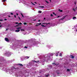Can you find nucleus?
Listing matches in <instances>:
<instances>
[{
    "label": "nucleus",
    "instance_id": "obj_1",
    "mask_svg": "<svg viewBox=\"0 0 77 77\" xmlns=\"http://www.w3.org/2000/svg\"><path fill=\"white\" fill-rule=\"evenodd\" d=\"M5 41H6L7 42H9V39H8V38H5Z\"/></svg>",
    "mask_w": 77,
    "mask_h": 77
},
{
    "label": "nucleus",
    "instance_id": "obj_2",
    "mask_svg": "<svg viewBox=\"0 0 77 77\" xmlns=\"http://www.w3.org/2000/svg\"><path fill=\"white\" fill-rule=\"evenodd\" d=\"M41 24V23H37L36 24V25H35L36 27H38V26H40Z\"/></svg>",
    "mask_w": 77,
    "mask_h": 77
},
{
    "label": "nucleus",
    "instance_id": "obj_3",
    "mask_svg": "<svg viewBox=\"0 0 77 77\" xmlns=\"http://www.w3.org/2000/svg\"><path fill=\"white\" fill-rule=\"evenodd\" d=\"M59 70H57L56 71V72L57 73V74H60V73H59Z\"/></svg>",
    "mask_w": 77,
    "mask_h": 77
},
{
    "label": "nucleus",
    "instance_id": "obj_4",
    "mask_svg": "<svg viewBox=\"0 0 77 77\" xmlns=\"http://www.w3.org/2000/svg\"><path fill=\"white\" fill-rule=\"evenodd\" d=\"M70 57L72 59H74V56L72 55H70Z\"/></svg>",
    "mask_w": 77,
    "mask_h": 77
},
{
    "label": "nucleus",
    "instance_id": "obj_5",
    "mask_svg": "<svg viewBox=\"0 0 77 77\" xmlns=\"http://www.w3.org/2000/svg\"><path fill=\"white\" fill-rule=\"evenodd\" d=\"M20 31V30H15L16 32H19Z\"/></svg>",
    "mask_w": 77,
    "mask_h": 77
},
{
    "label": "nucleus",
    "instance_id": "obj_6",
    "mask_svg": "<svg viewBox=\"0 0 77 77\" xmlns=\"http://www.w3.org/2000/svg\"><path fill=\"white\" fill-rule=\"evenodd\" d=\"M18 65H20L21 66H23V64H18Z\"/></svg>",
    "mask_w": 77,
    "mask_h": 77
},
{
    "label": "nucleus",
    "instance_id": "obj_7",
    "mask_svg": "<svg viewBox=\"0 0 77 77\" xmlns=\"http://www.w3.org/2000/svg\"><path fill=\"white\" fill-rule=\"evenodd\" d=\"M66 15L62 19H62H65V18H66Z\"/></svg>",
    "mask_w": 77,
    "mask_h": 77
},
{
    "label": "nucleus",
    "instance_id": "obj_8",
    "mask_svg": "<svg viewBox=\"0 0 77 77\" xmlns=\"http://www.w3.org/2000/svg\"><path fill=\"white\" fill-rule=\"evenodd\" d=\"M58 11H60V12H63V11L62 10H60V9H58Z\"/></svg>",
    "mask_w": 77,
    "mask_h": 77
},
{
    "label": "nucleus",
    "instance_id": "obj_9",
    "mask_svg": "<svg viewBox=\"0 0 77 77\" xmlns=\"http://www.w3.org/2000/svg\"><path fill=\"white\" fill-rule=\"evenodd\" d=\"M41 26H42V27H45V25L43 24L41 25Z\"/></svg>",
    "mask_w": 77,
    "mask_h": 77
},
{
    "label": "nucleus",
    "instance_id": "obj_10",
    "mask_svg": "<svg viewBox=\"0 0 77 77\" xmlns=\"http://www.w3.org/2000/svg\"><path fill=\"white\" fill-rule=\"evenodd\" d=\"M29 57H28V56H26L25 57V58L26 59H29Z\"/></svg>",
    "mask_w": 77,
    "mask_h": 77
},
{
    "label": "nucleus",
    "instance_id": "obj_11",
    "mask_svg": "<svg viewBox=\"0 0 77 77\" xmlns=\"http://www.w3.org/2000/svg\"><path fill=\"white\" fill-rule=\"evenodd\" d=\"M59 53V52L58 51L57 52V53H56V54H57V55H56V56H58Z\"/></svg>",
    "mask_w": 77,
    "mask_h": 77
},
{
    "label": "nucleus",
    "instance_id": "obj_12",
    "mask_svg": "<svg viewBox=\"0 0 77 77\" xmlns=\"http://www.w3.org/2000/svg\"><path fill=\"white\" fill-rule=\"evenodd\" d=\"M38 8H44V6H41L39 7Z\"/></svg>",
    "mask_w": 77,
    "mask_h": 77
},
{
    "label": "nucleus",
    "instance_id": "obj_13",
    "mask_svg": "<svg viewBox=\"0 0 77 77\" xmlns=\"http://www.w3.org/2000/svg\"><path fill=\"white\" fill-rule=\"evenodd\" d=\"M33 62H36V63H38L39 62V60H38V61H36L35 60L33 61Z\"/></svg>",
    "mask_w": 77,
    "mask_h": 77
},
{
    "label": "nucleus",
    "instance_id": "obj_14",
    "mask_svg": "<svg viewBox=\"0 0 77 77\" xmlns=\"http://www.w3.org/2000/svg\"><path fill=\"white\" fill-rule=\"evenodd\" d=\"M3 2H6V0H2Z\"/></svg>",
    "mask_w": 77,
    "mask_h": 77
},
{
    "label": "nucleus",
    "instance_id": "obj_15",
    "mask_svg": "<svg viewBox=\"0 0 77 77\" xmlns=\"http://www.w3.org/2000/svg\"><path fill=\"white\" fill-rule=\"evenodd\" d=\"M52 64H54V65H57L56 63H52Z\"/></svg>",
    "mask_w": 77,
    "mask_h": 77
},
{
    "label": "nucleus",
    "instance_id": "obj_16",
    "mask_svg": "<svg viewBox=\"0 0 77 77\" xmlns=\"http://www.w3.org/2000/svg\"><path fill=\"white\" fill-rule=\"evenodd\" d=\"M53 14L54 15H55L56 16V14H55V13H54V12H53Z\"/></svg>",
    "mask_w": 77,
    "mask_h": 77
},
{
    "label": "nucleus",
    "instance_id": "obj_17",
    "mask_svg": "<svg viewBox=\"0 0 77 77\" xmlns=\"http://www.w3.org/2000/svg\"><path fill=\"white\" fill-rule=\"evenodd\" d=\"M23 24L24 25H26V24H27V23H23Z\"/></svg>",
    "mask_w": 77,
    "mask_h": 77
},
{
    "label": "nucleus",
    "instance_id": "obj_18",
    "mask_svg": "<svg viewBox=\"0 0 77 77\" xmlns=\"http://www.w3.org/2000/svg\"><path fill=\"white\" fill-rule=\"evenodd\" d=\"M21 27H19L18 28H17V29H21Z\"/></svg>",
    "mask_w": 77,
    "mask_h": 77
},
{
    "label": "nucleus",
    "instance_id": "obj_19",
    "mask_svg": "<svg viewBox=\"0 0 77 77\" xmlns=\"http://www.w3.org/2000/svg\"><path fill=\"white\" fill-rule=\"evenodd\" d=\"M59 56H61V57H62V54L60 53V54H59Z\"/></svg>",
    "mask_w": 77,
    "mask_h": 77
},
{
    "label": "nucleus",
    "instance_id": "obj_20",
    "mask_svg": "<svg viewBox=\"0 0 77 77\" xmlns=\"http://www.w3.org/2000/svg\"><path fill=\"white\" fill-rule=\"evenodd\" d=\"M67 71H69H69H70V70H69V69H67Z\"/></svg>",
    "mask_w": 77,
    "mask_h": 77
},
{
    "label": "nucleus",
    "instance_id": "obj_21",
    "mask_svg": "<svg viewBox=\"0 0 77 77\" xmlns=\"http://www.w3.org/2000/svg\"><path fill=\"white\" fill-rule=\"evenodd\" d=\"M20 30L21 31H24L25 30L24 29H20Z\"/></svg>",
    "mask_w": 77,
    "mask_h": 77
},
{
    "label": "nucleus",
    "instance_id": "obj_22",
    "mask_svg": "<svg viewBox=\"0 0 77 77\" xmlns=\"http://www.w3.org/2000/svg\"><path fill=\"white\" fill-rule=\"evenodd\" d=\"M75 18H76V17H73V19H75Z\"/></svg>",
    "mask_w": 77,
    "mask_h": 77
},
{
    "label": "nucleus",
    "instance_id": "obj_23",
    "mask_svg": "<svg viewBox=\"0 0 77 77\" xmlns=\"http://www.w3.org/2000/svg\"><path fill=\"white\" fill-rule=\"evenodd\" d=\"M38 12L39 13H42V11H39Z\"/></svg>",
    "mask_w": 77,
    "mask_h": 77
},
{
    "label": "nucleus",
    "instance_id": "obj_24",
    "mask_svg": "<svg viewBox=\"0 0 77 77\" xmlns=\"http://www.w3.org/2000/svg\"><path fill=\"white\" fill-rule=\"evenodd\" d=\"M31 3H32L33 5H35V4H33L32 2H31Z\"/></svg>",
    "mask_w": 77,
    "mask_h": 77
},
{
    "label": "nucleus",
    "instance_id": "obj_25",
    "mask_svg": "<svg viewBox=\"0 0 77 77\" xmlns=\"http://www.w3.org/2000/svg\"><path fill=\"white\" fill-rule=\"evenodd\" d=\"M18 18H19L20 20H21V18H20V17H18Z\"/></svg>",
    "mask_w": 77,
    "mask_h": 77
},
{
    "label": "nucleus",
    "instance_id": "obj_26",
    "mask_svg": "<svg viewBox=\"0 0 77 77\" xmlns=\"http://www.w3.org/2000/svg\"><path fill=\"white\" fill-rule=\"evenodd\" d=\"M46 77H48V76H49V74H48L47 75H46Z\"/></svg>",
    "mask_w": 77,
    "mask_h": 77
},
{
    "label": "nucleus",
    "instance_id": "obj_27",
    "mask_svg": "<svg viewBox=\"0 0 77 77\" xmlns=\"http://www.w3.org/2000/svg\"><path fill=\"white\" fill-rule=\"evenodd\" d=\"M51 17H53V14H51Z\"/></svg>",
    "mask_w": 77,
    "mask_h": 77
},
{
    "label": "nucleus",
    "instance_id": "obj_28",
    "mask_svg": "<svg viewBox=\"0 0 77 77\" xmlns=\"http://www.w3.org/2000/svg\"><path fill=\"white\" fill-rule=\"evenodd\" d=\"M21 15L22 17H24V16H23V14H21Z\"/></svg>",
    "mask_w": 77,
    "mask_h": 77
},
{
    "label": "nucleus",
    "instance_id": "obj_29",
    "mask_svg": "<svg viewBox=\"0 0 77 77\" xmlns=\"http://www.w3.org/2000/svg\"><path fill=\"white\" fill-rule=\"evenodd\" d=\"M46 24H47V25L50 24V23H46Z\"/></svg>",
    "mask_w": 77,
    "mask_h": 77
},
{
    "label": "nucleus",
    "instance_id": "obj_30",
    "mask_svg": "<svg viewBox=\"0 0 77 77\" xmlns=\"http://www.w3.org/2000/svg\"><path fill=\"white\" fill-rule=\"evenodd\" d=\"M45 2L47 3L48 4V1H46Z\"/></svg>",
    "mask_w": 77,
    "mask_h": 77
},
{
    "label": "nucleus",
    "instance_id": "obj_31",
    "mask_svg": "<svg viewBox=\"0 0 77 77\" xmlns=\"http://www.w3.org/2000/svg\"><path fill=\"white\" fill-rule=\"evenodd\" d=\"M24 48H27V47H26V46H25L24 47Z\"/></svg>",
    "mask_w": 77,
    "mask_h": 77
},
{
    "label": "nucleus",
    "instance_id": "obj_32",
    "mask_svg": "<svg viewBox=\"0 0 77 77\" xmlns=\"http://www.w3.org/2000/svg\"><path fill=\"white\" fill-rule=\"evenodd\" d=\"M16 27H19V26H18V25H17L16 26Z\"/></svg>",
    "mask_w": 77,
    "mask_h": 77
},
{
    "label": "nucleus",
    "instance_id": "obj_33",
    "mask_svg": "<svg viewBox=\"0 0 77 77\" xmlns=\"http://www.w3.org/2000/svg\"><path fill=\"white\" fill-rule=\"evenodd\" d=\"M73 11H75V10L74 9V8H73Z\"/></svg>",
    "mask_w": 77,
    "mask_h": 77
},
{
    "label": "nucleus",
    "instance_id": "obj_34",
    "mask_svg": "<svg viewBox=\"0 0 77 77\" xmlns=\"http://www.w3.org/2000/svg\"><path fill=\"white\" fill-rule=\"evenodd\" d=\"M19 24L20 25V24H22V23H19Z\"/></svg>",
    "mask_w": 77,
    "mask_h": 77
},
{
    "label": "nucleus",
    "instance_id": "obj_35",
    "mask_svg": "<svg viewBox=\"0 0 77 77\" xmlns=\"http://www.w3.org/2000/svg\"><path fill=\"white\" fill-rule=\"evenodd\" d=\"M15 24H18V23L16 22V23H15Z\"/></svg>",
    "mask_w": 77,
    "mask_h": 77
},
{
    "label": "nucleus",
    "instance_id": "obj_36",
    "mask_svg": "<svg viewBox=\"0 0 77 77\" xmlns=\"http://www.w3.org/2000/svg\"><path fill=\"white\" fill-rule=\"evenodd\" d=\"M18 26H20V24L19 23H18Z\"/></svg>",
    "mask_w": 77,
    "mask_h": 77
},
{
    "label": "nucleus",
    "instance_id": "obj_37",
    "mask_svg": "<svg viewBox=\"0 0 77 77\" xmlns=\"http://www.w3.org/2000/svg\"><path fill=\"white\" fill-rule=\"evenodd\" d=\"M17 15H18V14L17 13H16Z\"/></svg>",
    "mask_w": 77,
    "mask_h": 77
},
{
    "label": "nucleus",
    "instance_id": "obj_38",
    "mask_svg": "<svg viewBox=\"0 0 77 77\" xmlns=\"http://www.w3.org/2000/svg\"><path fill=\"white\" fill-rule=\"evenodd\" d=\"M11 15H13V14L12 13H11Z\"/></svg>",
    "mask_w": 77,
    "mask_h": 77
},
{
    "label": "nucleus",
    "instance_id": "obj_39",
    "mask_svg": "<svg viewBox=\"0 0 77 77\" xmlns=\"http://www.w3.org/2000/svg\"><path fill=\"white\" fill-rule=\"evenodd\" d=\"M14 17L15 18H16V16L15 15H14Z\"/></svg>",
    "mask_w": 77,
    "mask_h": 77
},
{
    "label": "nucleus",
    "instance_id": "obj_40",
    "mask_svg": "<svg viewBox=\"0 0 77 77\" xmlns=\"http://www.w3.org/2000/svg\"><path fill=\"white\" fill-rule=\"evenodd\" d=\"M59 17H60V16H59L57 17V18H59Z\"/></svg>",
    "mask_w": 77,
    "mask_h": 77
},
{
    "label": "nucleus",
    "instance_id": "obj_41",
    "mask_svg": "<svg viewBox=\"0 0 77 77\" xmlns=\"http://www.w3.org/2000/svg\"><path fill=\"white\" fill-rule=\"evenodd\" d=\"M75 5H76V2H75Z\"/></svg>",
    "mask_w": 77,
    "mask_h": 77
},
{
    "label": "nucleus",
    "instance_id": "obj_42",
    "mask_svg": "<svg viewBox=\"0 0 77 77\" xmlns=\"http://www.w3.org/2000/svg\"><path fill=\"white\" fill-rule=\"evenodd\" d=\"M62 59H60V60H62Z\"/></svg>",
    "mask_w": 77,
    "mask_h": 77
},
{
    "label": "nucleus",
    "instance_id": "obj_43",
    "mask_svg": "<svg viewBox=\"0 0 77 77\" xmlns=\"http://www.w3.org/2000/svg\"><path fill=\"white\" fill-rule=\"evenodd\" d=\"M34 3H35V4H37V3L36 2H35Z\"/></svg>",
    "mask_w": 77,
    "mask_h": 77
},
{
    "label": "nucleus",
    "instance_id": "obj_44",
    "mask_svg": "<svg viewBox=\"0 0 77 77\" xmlns=\"http://www.w3.org/2000/svg\"><path fill=\"white\" fill-rule=\"evenodd\" d=\"M0 21H3V20H1V19H0Z\"/></svg>",
    "mask_w": 77,
    "mask_h": 77
},
{
    "label": "nucleus",
    "instance_id": "obj_45",
    "mask_svg": "<svg viewBox=\"0 0 77 77\" xmlns=\"http://www.w3.org/2000/svg\"><path fill=\"white\" fill-rule=\"evenodd\" d=\"M4 20H7V19H4Z\"/></svg>",
    "mask_w": 77,
    "mask_h": 77
},
{
    "label": "nucleus",
    "instance_id": "obj_46",
    "mask_svg": "<svg viewBox=\"0 0 77 77\" xmlns=\"http://www.w3.org/2000/svg\"><path fill=\"white\" fill-rule=\"evenodd\" d=\"M36 20H33V21H36Z\"/></svg>",
    "mask_w": 77,
    "mask_h": 77
},
{
    "label": "nucleus",
    "instance_id": "obj_47",
    "mask_svg": "<svg viewBox=\"0 0 77 77\" xmlns=\"http://www.w3.org/2000/svg\"><path fill=\"white\" fill-rule=\"evenodd\" d=\"M38 22H40V21H41V20H38Z\"/></svg>",
    "mask_w": 77,
    "mask_h": 77
},
{
    "label": "nucleus",
    "instance_id": "obj_48",
    "mask_svg": "<svg viewBox=\"0 0 77 77\" xmlns=\"http://www.w3.org/2000/svg\"><path fill=\"white\" fill-rule=\"evenodd\" d=\"M50 0V2L51 3V0Z\"/></svg>",
    "mask_w": 77,
    "mask_h": 77
},
{
    "label": "nucleus",
    "instance_id": "obj_49",
    "mask_svg": "<svg viewBox=\"0 0 77 77\" xmlns=\"http://www.w3.org/2000/svg\"><path fill=\"white\" fill-rule=\"evenodd\" d=\"M8 17H11V16H8Z\"/></svg>",
    "mask_w": 77,
    "mask_h": 77
},
{
    "label": "nucleus",
    "instance_id": "obj_50",
    "mask_svg": "<svg viewBox=\"0 0 77 77\" xmlns=\"http://www.w3.org/2000/svg\"><path fill=\"white\" fill-rule=\"evenodd\" d=\"M6 30L7 31H8V29H6Z\"/></svg>",
    "mask_w": 77,
    "mask_h": 77
},
{
    "label": "nucleus",
    "instance_id": "obj_51",
    "mask_svg": "<svg viewBox=\"0 0 77 77\" xmlns=\"http://www.w3.org/2000/svg\"><path fill=\"white\" fill-rule=\"evenodd\" d=\"M2 27V26L1 25H0V27Z\"/></svg>",
    "mask_w": 77,
    "mask_h": 77
},
{
    "label": "nucleus",
    "instance_id": "obj_52",
    "mask_svg": "<svg viewBox=\"0 0 77 77\" xmlns=\"http://www.w3.org/2000/svg\"><path fill=\"white\" fill-rule=\"evenodd\" d=\"M42 24H45V23H43Z\"/></svg>",
    "mask_w": 77,
    "mask_h": 77
},
{
    "label": "nucleus",
    "instance_id": "obj_53",
    "mask_svg": "<svg viewBox=\"0 0 77 77\" xmlns=\"http://www.w3.org/2000/svg\"><path fill=\"white\" fill-rule=\"evenodd\" d=\"M45 18H44V19L45 20Z\"/></svg>",
    "mask_w": 77,
    "mask_h": 77
},
{
    "label": "nucleus",
    "instance_id": "obj_54",
    "mask_svg": "<svg viewBox=\"0 0 77 77\" xmlns=\"http://www.w3.org/2000/svg\"><path fill=\"white\" fill-rule=\"evenodd\" d=\"M38 5H40V4H39Z\"/></svg>",
    "mask_w": 77,
    "mask_h": 77
},
{
    "label": "nucleus",
    "instance_id": "obj_55",
    "mask_svg": "<svg viewBox=\"0 0 77 77\" xmlns=\"http://www.w3.org/2000/svg\"><path fill=\"white\" fill-rule=\"evenodd\" d=\"M0 24H1V23L0 22Z\"/></svg>",
    "mask_w": 77,
    "mask_h": 77
},
{
    "label": "nucleus",
    "instance_id": "obj_56",
    "mask_svg": "<svg viewBox=\"0 0 77 77\" xmlns=\"http://www.w3.org/2000/svg\"><path fill=\"white\" fill-rule=\"evenodd\" d=\"M7 54H6V55H7Z\"/></svg>",
    "mask_w": 77,
    "mask_h": 77
},
{
    "label": "nucleus",
    "instance_id": "obj_57",
    "mask_svg": "<svg viewBox=\"0 0 77 77\" xmlns=\"http://www.w3.org/2000/svg\"><path fill=\"white\" fill-rule=\"evenodd\" d=\"M76 31H77V29L76 30Z\"/></svg>",
    "mask_w": 77,
    "mask_h": 77
}]
</instances>
